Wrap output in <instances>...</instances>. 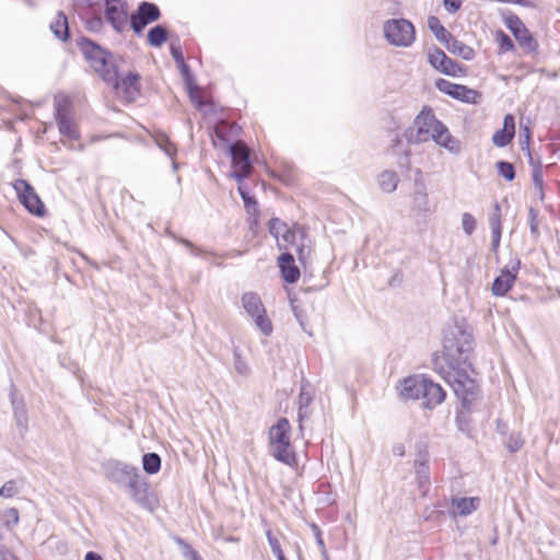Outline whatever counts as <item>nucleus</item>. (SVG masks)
Masks as SVG:
<instances>
[{
  "mask_svg": "<svg viewBox=\"0 0 560 560\" xmlns=\"http://www.w3.org/2000/svg\"><path fill=\"white\" fill-rule=\"evenodd\" d=\"M78 46L90 67L98 73L105 82L116 81L117 65L114 56L109 51L84 37L78 42Z\"/></svg>",
  "mask_w": 560,
  "mask_h": 560,
  "instance_id": "nucleus-2",
  "label": "nucleus"
},
{
  "mask_svg": "<svg viewBox=\"0 0 560 560\" xmlns=\"http://www.w3.org/2000/svg\"><path fill=\"white\" fill-rule=\"evenodd\" d=\"M50 30L60 40H66L69 37L68 19L63 12L57 13L55 21L50 23Z\"/></svg>",
  "mask_w": 560,
  "mask_h": 560,
  "instance_id": "nucleus-33",
  "label": "nucleus"
},
{
  "mask_svg": "<svg viewBox=\"0 0 560 560\" xmlns=\"http://www.w3.org/2000/svg\"><path fill=\"white\" fill-rule=\"evenodd\" d=\"M424 389L422 390L423 405L427 408H433L443 402L445 399L444 389L429 378H424Z\"/></svg>",
  "mask_w": 560,
  "mask_h": 560,
  "instance_id": "nucleus-22",
  "label": "nucleus"
},
{
  "mask_svg": "<svg viewBox=\"0 0 560 560\" xmlns=\"http://www.w3.org/2000/svg\"><path fill=\"white\" fill-rule=\"evenodd\" d=\"M523 444H524V440L522 439L520 433H512L505 443L506 448L511 453H515V452L520 451L522 448Z\"/></svg>",
  "mask_w": 560,
  "mask_h": 560,
  "instance_id": "nucleus-45",
  "label": "nucleus"
},
{
  "mask_svg": "<svg viewBox=\"0 0 560 560\" xmlns=\"http://www.w3.org/2000/svg\"><path fill=\"white\" fill-rule=\"evenodd\" d=\"M385 40L397 48H409L416 42V27L407 19H389L383 23Z\"/></svg>",
  "mask_w": 560,
  "mask_h": 560,
  "instance_id": "nucleus-7",
  "label": "nucleus"
},
{
  "mask_svg": "<svg viewBox=\"0 0 560 560\" xmlns=\"http://www.w3.org/2000/svg\"><path fill=\"white\" fill-rule=\"evenodd\" d=\"M7 514L9 516L8 523L12 522L13 525L18 524V522H19V512H18L16 509H14V508L9 509Z\"/></svg>",
  "mask_w": 560,
  "mask_h": 560,
  "instance_id": "nucleus-60",
  "label": "nucleus"
},
{
  "mask_svg": "<svg viewBox=\"0 0 560 560\" xmlns=\"http://www.w3.org/2000/svg\"><path fill=\"white\" fill-rule=\"evenodd\" d=\"M103 474L109 482L122 489L137 474L139 468L119 459H107L102 463Z\"/></svg>",
  "mask_w": 560,
  "mask_h": 560,
  "instance_id": "nucleus-9",
  "label": "nucleus"
},
{
  "mask_svg": "<svg viewBox=\"0 0 560 560\" xmlns=\"http://www.w3.org/2000/svg\"><path fill=\"white\" fill-rule=\"evenodd\" d=\"M515 135V121L511 114L504 116L503 127L492 136V142L499 148L506 147Z\"/></svg>",
  "mask_w": 560,
  "mask_h": 560,
  "instance_id": "nucleus-24",
  "label": "nucleus"
},
{
  "mask_svg": "<svg viewBox=\"0 0 560 560\" xmlns=\"http://www.w3.org/2000/svg\"><path fill=\"white\" fill-rule=\"evenodd\" d=\"M528 220H529L530 234L533 235L534 238H538V236H539L538 211L535 210L534 208H529V210H528Z\"/></svg>",
  "mask_w": 560,
  "mask_h": 560,
  "instance_id": "nucleus-46",
  "label": "nucleus"
},
{
  "mask_svg": "<svg viewBox=\"0 0 560 560\" xmlns=\"http://www.w3.org/2000/svg\"><path fill=\"white\" fill-rule=\"evenodd\" d=\"M84 560H103V558L96 552L89 551L85 555Z\"/></svg>",
  "mask_w": 560,
  "mask_h": 560,
  "instance_id": "nucleus-63",
  "label": "nucleus"
},
{
  "mask_svg": "<svg viewBox=\"0 0 560 560\" xmlns=\"http://www.w3.org/2000/svg\"><path fill=\"white\" fill-rule=\"evenodd\" d=\"M489 225L491 231H502V214L491 213L489 215Z\"/></svg>",
  "mask_w": 560,
  "mask_h": 560,
  "instance_id": "nucleus-53",
  "label": "nucleus"
},
{
  "mask_svg": "<svg viewBox=\"0 0 560 560\" xmlns=\"http://www.w3.org/2000/svg\"><path fill=\"white\" fill-rule=\"evenodd\" d=\"M22 486L21 480H9L0 488V497L4 499L13 498L20 492Z\"/></svg>",
  "mask_w": 560,
  "mask_h": 560,
  "instance_id": "nucleus-40",
  "label": "nucleus"
},
{
  "mask_svg": "<svg viewBox=\"0 0 560 560\" xmlns=\"http://www.w3.org/2000/svg\"><path fill=\"white\" fill-rule=\"evenodd\" d=\"M56 122L58 130L62 136L69 138L70 140H78L80 138V132L69 116L57 118Z\"/></svg>",
  "mask_w": 560,
  "mask_h": 560,
  "instance_id": "nucleus-34",
  "label": "nucleus"
},
{
  "mask_svg": "<svg viewBox=\"0 0 560 560\" xmlns=\"http://www.w3.org/2000/svg\"><path fill=\"white\" fill-rule=\"evenodd\" d=\"M234 366H235V370L242 375H247L249 372L248 365L237 353H235Z\"/></svg>",
  "mask_w": 560,
  "mask_h": 560,
  "instance_id": "nucleus-55",
  "label": "nucleus"
},
{
  "mask_svg": "<svg viewBox=\"0 0 560 560\" xmlns=\"http://www.w3.org/2000/svg\"><path fill=\"white\" fill-rule=\"evenodd\" d=\"M435 85L440 92H443L455 100L465 102V103H476L478 92L467 88L466 85L453 83L445 79H439L435 82Z\"/></svg>",
  "mask_w": 560,
  "mask_h": 560,
  "instance_id": "nucleus-19",
  "label": "nucleus"
},
{
  "mask_svg": "<svg viewBox=\"0 0 560 560\" xmlns=\"http://www.w3.org/2000/svg\"><path fill=\"white\" fill-rule=\"evenodd\" d=\"M503 22L524 51H536L538 47L537 40L517 15L509 14L503 19Z\"/></svg>",
  "mask_w": 560,
  "mask_h": 560,
  "instance_id": "nucleus-12",
  "label": "nucleus"
},
{
  "mask_svg": "<svg viewBox=\"0 0 560 560\" xmlns=\"http://www.w3.org/2000/svg\"><path fill=\"white\" fill-rule=\"evenodd\" d=\"M313 400L312 394L305 389V387L301 388V393L299 395V420L302 421L304 418L308 417V407Z\"/></svg>",
  "mask_w": 560,
  "mask_h": 560,
  "instance_id": "nucleus-38",
  "label": "nucleus"
},
{
  "mask_svg": "<svg viewBox=\"0 0 560 560\" xmlns=\"http://www.w3.org/2000/svg\"><path fill=\"white\" fill-rule=\"evenodd\" d=\"M495 36L497 42L499 44L500 52H508L514 49L513 40L503 31H499Z\"/></svg>",
  "mask_w": 560,
  "mask_h": 560,
  "instance_id": "nucleus-43",
  "label": "nucleus"
},
{
  "mask_svg": "<svg viewBox=\"0 0 560 560\" xmlns=\"http://www.w3.org/2000/svg\"><path fill=\"white\" fill-rule=\"evenodd\" d=\"M279 268L282 278L288 283H295L300 278V270L294 264L293 255L283 253L279 257Z\"/></svg>",
  "mask_w": 560,
  "mask_h": 560,
  "instance_id": "nucleus-26",
  "label": "nucleus"
},
{
  "mask_svg": "<svg viewBox=\"0 0 560 560\" xmlns=\"http://www.w3.org/2000/svg\"><path fill=\"white\" fill-rule=\"evenodd\" d=\"M154 142L156 145L172 160L173 168H177V164L175 162V155L177 153L176 145L170 141L168 137L162 132L156 133L154 136Z\"/></svg>",
  "mask_w": 560,
  "mask_h": 560,
  "instance_id": "nucleus-32",
  "label": "nucleus"
},
{
  "mask_svg": "<svg viewBox=\"0 0 560 560\" xmlns=\"http://www.w3.org/2000/svg\"><path fill=\"white\" fill-rule=\"evenodd\" d=\"M139 75L137 73H128L122 80L118 79V68L116 69V81L107 82L114 85L118 94H121L127 102H133L140 94Z\"/></svg>",
  "mask_w": 560,
  "mask_h": 560,
  "instance_id": "nucleus-20",
  "label": "nucleus"
},
{
  "mask_svg": "<svg viewBox=\"0 0 560 560\" xmlns=\"http://www.w3.org/2000/svg\"><path fill=\"white\" fill-rule=\"evenodd\" d=\"M443 378L453 388L454 394L460 400L462 406L470 411L479 398V387L474 377L468 373L467 365L448 366Z\"/></svg>",
  "mask_w": 560,
  "mask_h": 560,
  "instance_id": "nucleus-3",
  "label": "nucleus"
},
{
  "mask_svg": "<svg viewBox=\"0 0 560 560\" xmlns=\"http://www.w3.org/2000/svg\"><path fill=\"white\" fill-rule=\"evenodd\" d=\"M242 307L246 314L254 320L255 326L264 336H270L273 327L271 320L267 316L266 308L260 296L255 292H245L242 298Z\"/></svg>",
  "mask_w": 560,
  "mask_h": 560,
  "instance_id": "nucleus-8",
  "label": "nucleus"
},
{
  "mask_svg": "<svg viewBox=\"0 0 560 560\" xmlns=\"http://www.w3.org/2000/svg\"><path fill=\"white\" fill-rule=\"evenodd\" d=\"M462 1L463 0H443V5L448 13L454 14L460 9Z\"/></svg>",
  "mask_w": 560,
  "mask_h": 560,
  "instance_id": "nucleus-54",
  "label": "nucleus"
},
{
  "mask_svg": "<svg viewBox=\"0 0 560 560\" xmlns=\"http://www.w3.org/2000/svg\"><path fill=\"white\" fill-rule=\"evenodd\" d=\"M424 378L420 376H409L405 378L400 386V396L402 399H420L424 389Z\"/></svg>",
  "mask_w": 560,
  "mask_h": 560,
  "instance_id": "nucleus-23",
  "label": "nucleus"
},
{
  "mask_svg": "<svg viewBox=\"0 0 560 560\" xmlns=\"http://www.w3.org/2000/svg\"><path fill=\"white\" fill-rule=\"evenodd\" d=\"M176 544L179 546L185 559H189L191 556H194V553L197 552L187 541L182 538H176Z\"/></svg>",
  "mask_w": 560,
  "mask_h": 560,
  "instance_id": "nucleus-51",
  "label": "nucleus"
},
{
  "mask_svg": "<svg viewBox=\"0 0 560 560\" xmlns=\"http://www.w3.org/2000/svg\"><path fill=\"white\" fill-rule=\"evenodd\" d=\"M314 536H315V539H316V542L322 551V555L324 557V559H328V555H327V550H326V547H325V544H324V539H323V536H322V530L319 528L318 525H316L315 523H312L310 525Z\"/></svg>",
  "mask_w": 560,
  "mask_h": 560,
  "instance_id": "nucleus-47",
  "label": "nucleus"
},
{
  "mask_svg": "<svg viewBox=\"0 0 560 560\" xmlns=\"http://www.w3.org/2000/svg\"><path fill=\"white\" fill-rule=\"evenodd\" d=\"M126 5V0H105V19L117 33H122L127 27Z\"/></svg>",
  "mask_w": 560,
  "mask_h": 560,
  "instance_id": "nucleus-17",
  "label": "nucleus"
},
{
  "mask_svg": "<svg viewBox=\"0 0 560 560\" xmlns=\"http://www.w3.org/2000/svg\"><path fill=\"white\" fill-rule=\"evenodd\" d=\"M143 470L149 475H154L161 469V457L156 453H145L142 456Z\"/></svg>",
  "mask_w": 560,
  "mask_h": 560,
  "instance_id": "nucleus-37",
  "label": "nucleus"
},
{
  "mask_svg": "<svg viewBox=\"0 0 560 560\" xmlns=\"http://www.w3.org/2000/svg\"><path fill=\"white\" fill-rule=\"evenodd\" d=\"M229 152L234 168L231 175L237 182H242L250 175L253 168L249 161V150L243 142H235L229 145Z\"/></svg>",
  "mask_w": 560,
  "mask_h": 560,
  "instance_id": "nucleus-13",
  "label": "nucleus"
},
{
  "mask_svg": "<svg viewBox=\"0 0 560 560\" xmlns=\"http://www.w3.org/2000/svg\"><path fill=\"white\" fill-rule=\"evenodd\" d=\"M398 165L401 168L409 170V167H410L409 151H405L404 156L400 158V160L398 161Z\"/></svg>",
  "mask_w": 560,
  "mask_h": 560,
  "instance_id": "nucleus-61",
  "label": "nucleus"
},
{
  "mask_svg": "<svg viewBox=\"0 0 560 560\" xmlns=\"http://www.w3.org/2000/svg\"><path fill=\"white\" fill-rule=\"evenodd\" d=\"M122 489L128 491L130 499L140 508L148 511L154 510L156 500L150 491L149 481L140 471Z\"/></svg>",
  "mask_w": 560,
  "mask_h": 560,
  "instance_id": "nucleus-10",
  "label": "nucleus"
},
{
  "mask_svg": "<svg viewBox=\"0 0 560 560\" xmlns=\"http://www.w3.org/2000/svg\"><path fill=\"white\" fill-rule=\"evenodd\" d=\"M85 26L91 32L100 33L103 30L104 21L101 16L94 15L86 20Z\"/></svg>",
  "mask_w": 560,
  "mask_h": 560,
  "instance_id": "nucleus-48",
  "label": "nucleus"
},
{
  "mask_svg": "<svg viewBox=\"0 0 560 560\" xmlns=\"http://www.w3.org/2000/svg\"><path fill=\"white\" fill-rule=\"evenodd\" d=\"M502 231H491V247L493 252H498L500 247Z\"/></svg>",
  "mask_w": 560,
  "mask_h": 560,
  "instance_id": "nucleus-57",
  "label": "nucleus"
},
{
  "mask_svg": "<svg viewBox=\"0 0 560 560\" xmlns=\"http://www.w3.org/2000/svg\"><path fill=\"white\" fill-rule=\"evenodd\" d=\"M189 97L191 102L196 105L197 108H201L205 105V102L199 93V88L195 83L192 86H187Z\"/></svg>",
  "mask_w": 560,
  "mask_h": 560,
  "instance_id": "nucleus-49",
  "label": "nucleus"
},
{
  "mask_svg": "<svg viewBox=\"0 0 560 560\" xmlns=\"http://www.w3.org/2000/svg\"><path fill=\"white\" fill-rule=\"evenodd\" d=\"M170 49H171V55H172L173 59L175 60V62L177 63V66L185 61L184 55H183V51H182V48L179 45L172 43Z\"/></svg>",
  "mask_w": 560,
  "mask_h": 560,
  "instance_id": "nucleus-52",
  "label": "nucleus"
},
{
  "mask_svg": "<svg viewBox=\"0 0 560 560\" xmlns=\"http://www.w3.org/2000/svg\"><path fill=\"white\" fill-rule=\"evenodd\" d=\"M269 231L280 247H287L288 245L294 247L302 264H305L310 258L312 249L310 240L303 229L290 230L280 219L273 218L269 222Z\"/></svg>",
  "mask_w": 560,
  "mask_h": 560,
  "instance_id": "nucleus-4",
  "label": "nucleus"
},
{
  "mask_svg": "<svg viewBox=\"0 0 560 560\" xmlns=\"http://www.w3.org/2000/svg\"><path fill=\"white\" fill-rule=\"evenodd\" d=\"M55 118H61L69 116L71 103L66 96H56L55 102Z\"/></svg>",
  "mask_w": 560,
  "mask_h": 560,
  "instance_id": "nucleus-39",
  "label": "nucleus"
},
{
  "mask_svg": "<svg viewBox=\"0 0 560 560\" xmlns=\"http://www.w3.org/2000/svg\"><path fill=\"white\" fill-rule=\"evenodd\" d=\"M20 202L27 209V211L37 217L45 213V206L36 194L31 184L24 179H16L13 184Z\"/></svg>",
  "mask_w": 560,
  "mask_h": 560,
  "instance_id": "nucleus-11",
  "label": "nucleus"
},
{
  "mask_svg": "<svg viewBox=\"0 0 560 560\" xmlns=\"http://www.w3.org/2000/svg\"><path fill=\"white\" fill-rule=\"evenodd\" d=\"M480 500L477 497L452 498L451 506L460 516L470 515L479 506Z\"/></svg>",
  "mask_w": 560,
  "mask_h": 560,
  "instance_id": "nucleus-27",
  "label": "nucleus"
},
{
  "mask_svg": "<svg viewBox=\"0 0 560 560\" xmlns=\"http://www.w3.org/2000/svg\"><path fill=\"white\" fill-rule=\"evenodd\" d=\"M472 348V332L466 322H456L447 327L443 339V354L448 366L467 365L470 368Z\"/></svg>",
  "mask_w": 560,
  "mask_h": 560,
  "instance_id": "nucleus-1",
  "label": "nucleus"
},
{
  "mask_svg": "<svg viewBox=\"0 0 560 560\" xmlns=\"http://www.w3.org/2000/svg\"><path fill=\"white\" fill-rule=\"evenodd\" d=\"M160 16L161 11L156 4L142 1L130 16L131 28L139 35L148 24L158 21Z\"/></svg>",
  "mask_w": 560,
  "mask_h": 560,
  "instance_id": "nucleus-14",
  "label": "nucleus"
},
{
  "mask_svg": "<svg viewBox=\"0 0 560 560\" xmlns=\"http://www.w3.org/2000/svg\"><path fill=\"white\" fill-rule=\"evenodd\" d=\"M173 237L178 243H180L184 246H186L187 248H189L191 255H194V256H199L200 255L201 250L198 247H196L190 241H188L186 238H182V237H176L174 235H173Z\"/></svg>",
  "mask_w": 560,
  "mask_h": 560,
  "instance_id": "nucleus-56",
  "label": "nucleus"
},
{
  "mask_svg": "<svg viewBox=\"0 0 560 560\" xmlns=\"http://www.w3.org/2000/svg\"><path fill=\"white\" fill-rule=\"evenodd\" d=\"M529 163L534 167L533 173H532L534 194L537 199L542 201L545 199V192H544V176H542L540 163L537 162V164H536L530 154H529Z\"/></svg>",
  "mask_w": 560,
  "mask_h": 560,
  "instance_id": "nucleus-30",
  "label": "nucleus"
},
{
  "mask_svg": "<svg viewBox=\"0 0 560 560\" xmlns=\"http://www.w3.org/2000/svg\"><path fill=\"white\" fill-rule=\"evenodd\" d=\"M428 60L435 70L446 75L459 77L465 71L462 65L447 57V55L439 47L429 49Z\"/></svg>",
  "mask_w": 560,
  "mask_h": 560,
  "instance_id": "nucleus-16",
  "label": "nucleus"
},
{
  "mask_svg": "<svg viewBox=\"0 0 560 560\" xmlns=\"http://www.w3.org/2000/svg\"><path fill=\"white\" fill-rule=\"evenodd\" d=\"M393 453L397 456L405 455V446L402 444H397L393 447Z\"/></svg>",
  "mask_w": 560,
  "mask_h": 560,
  "instance_id": "nucleus-62",
  "label": "nucleus"
},
{
  "mask_svg": "<svg viewBox=\"0 0 560 560\" xmlns=\"http://www.w3.org/2000/svg\"><path fill=\"white\" fill-rule=\"evenodd\" d=\"M439 125H442V121L435 117L433 109L423 106L415 117L412 126L405 131V139L415 144L427 142L439 129Z\"/></svg>",
  "mask_w": 560,
  "mask_h": 560,
  "instance_id": "nucleus-6",
  "label": "nucleus"
},
{
  "mask_svg": "<svg viewBox=\"0 0 560 560\" xmlns=\"http://www.w3.org/2000/svg\"><path fill=\"white\" fill-rule=\"evenodd\" d=\"M399 177L394 171L385 170L377 176V184L384 192H393L396 190Z\"/></svg>",
  "mask_w": 560,
  "mask_h": 560,
  "instance_id": "nucleus-31",
  "label": "nucleus"
},
{
  "mask_svg": "<svg viewBox=\"0 0 560 560\" xmlns=\"http://www.w3.org/2000/svg\"><path fill=\"white\" fill-rule=\"evenodd\" d=\"M167 39V30L163 25H155L148 32V42L152 47H161Z\"/></svg>",
  "mask_w": 560,
  "mask_h": 560,
  "instance_id": "nucleus-36",
  "label": "nucleus"
},
{
  "mask_svg": "<svg viewBox=\"0 0 560 560\" xmlns=\"http://www.w3.org/2000/svg\"><path fill=\"white\" fill-rule=\"evenodd\" d=\"M1 560H19L10 550L7 548H0Z\"/></svg>",
  "mask_w": 560,
  "mask_h": 560,
  "instance_id": "nucleus-59",
  "label": "nucleus"
},
{
  "mask_svg": "<svg viewBox=\"0 0 560 560\" xmlns=\"http://www.w3.org/2000/svg\"><path fill=\"white\" fill-rule=\"evenodd\" d=\"M411 210L420 217L427 218L435 211L429 198L428 189L422 179L415 180V189L411 194Z\"/></svg>",
  "mask_w": 560,
  "mask_h": 560,
  "instance_id": "nucleus-18",
  "label": "nucleus"
},
{
  "mask_svg": "<svg viewBox=\"0 0 560 560\" xmlns=\"http://www.w3.org/2000/svg\"><path fill=\"white\" fill-rule=\"evenodd\" d=\"M11 404L13 407L14 419L20 434L24 435L27 431L28 418L23 400H18L11 395Z\"/></svg>",
  "mask_w": 560,
  "mask_h": 560,
  "instance_id": "nucleus-28",
  "label": "nucleus"
},
{
  "mask_svg": "<svg viewBox=\"0 0 560 560\" xmlns=\"http://www.w3.org/2000/svg\"><path fill=\"white\" fill-rule=\"evenodd\" d=\"M238 191L242 196V199L244 200V203H245V207L249 209L250 207V203H253L254 206L257 205V202L255 200H253V198L250 196H248V194L246 191L243 190L242 187H238Z\"/></svg>",
  "mask_w": 560,
  "mask_h": 560,
  "instance_id": "nucleus-58",
  "label": "nucleus"
},
{
  "mask_svg": "<svg viewBox=\"0 0 560 560\" xmlns=\"http://www.w3.org/2000/svg\"><path fill=\"white\" fill-rule=\"evenodd\" d=\"M428 26L435 38L444 45L452 37V34L441 24L436 16H430L428 19Z\"/></svg>",
  "mask_w": 560,
  "mask_h": 560,
  "instance_id": "nucleus-35",
  "label": "nucleus"
},
{
  "mask_svg": "<svg viewBox=\"0 0 560 560\" xmlns=\"http://www.w3.org/2000/svg\"><path fill=\"white\" fill-rule=\"evenodd\" d=\"M432 141L439 147L444 148L451 154L457 155L462 152V142L459 139L452 136L446 125L442 122L439 125V129L431 137Z\"/></svg>",
  "mask_w": 560,
  "mask_h": 560,
  "instance_id": "nucleus-21",
  "label": "nucleus"
},
{
  "mask_svg": "<svg viewBox=\"0 0 560 560\" xmlns=\"http://www.w3.org/2000/svg\"><path fill=\"white\" fill-rule=\"evenodd\" d=\"M178 68L182 72L186 86H192V84H195V79L190 72L188 65L184 61L183 63L178 65Z\"/></svg>",
  "mask_w": 560,
  "mask_h": 560,
  "instance_id": "nucleus-50",
  "label": "nucleus"
},
{
  "mask_svg": "<svg viewBox=\"0 0 560 560\" xmlns=\"http://www.w3.org/2000/svg\"><path fill=\"white\" fill-rule=\"evenodd\" d=\"M291 425L287 418H280L269 430V452L280 463L293 467L296 456L290 440Z\"/></svg>",
  "mask_w": 560,
  "mask_h": 560,
  "instance_id": "nucleus-5",
  "label": "nucleus"
},
{
  "mask_svg": "<svg viewBox=\"0 0 560 560\" xmlns=\"http://www.w3.org/2000/svg\"><path fill=\"white\" fill-rule=\"evenodd\" d=\"M553 154L560 160V142L553 144Z\"/></svg>",
  "mask_w": 560,
  "mask_h": 560,
  "instance_id": "nucleus-64",
  "label": "nucleus"
},
{
  "mask_svg": "<svg viewBox=\"0 0 560 560\" xmlns=\"http://www.w3.org/2000/svg\"><path fill=\"white\" fill-rule=\"evenodd\" d=\"M495 166L499 175L502 176L505 180L512 182L515 178V168L512 163L506 161H499Z\"/></svg>",
  "mask_w": 560,
  "mask_h": 560,
  "instance_id": "nucleus-41",
  "label": "nucleus"
},
{
  "mask_svg": "<svg viewBox=\"0 0 560 560\" xmlns=\"http://www.w3.org/2000/svg\"><path fill=\"white\" fill-rule=\"evenodd\" d=\"M268 544L271 548L272 553L276 556L277 560H281L284 558V553L281 549L280 541L277 537L273 536L272 532L268 529L266 532Z\"/></svg>",
  "mask_w": 560,
  "mask_h": 560,
  "instance_id": "nucleus-42",
  "label": "nucleus"
},
{
  "mask_svg": "<svg viewBox=\"0 0 560 560\" xmlns=\"http://www.w3.org/2000/svg\"><path fill=\"white\" fill-rule=\"evenodd\" d=\"M520 267L521 260L518 258H513L504 268L501 269L500 275L494 279L492 284L493 295L504 296L512 289Z\"/></svg>",
  "mask_w": 560,
  "mask_h": 560,
  "instance_id": "nucleus-15",
  "label": "nucleus"
},
{
  "mask_svg": "<svg viewBox=\"0 0 560 560\" xmlns=\"http://www.w3.org/2000/svg\"><path fill=\"white\" fill-rule=\"evenodd\" d=\"M445 47L451 54L459 56L464 60L469 61L475 58V50L470 46L455 38L453 35L446 42Z\"/></svg>",
  "mask_w": 560,
  "mask_h": 560,
  "instance_id": "nucleus-29",
  "label": "nucleus"
},
{
  "mask_svg": "<svg viewBox=\"0 0 560 560\" xmlns=\"http://www.w3.org/2000/svg\"><path fill=\"white\" fill-rule=\"evenodd\" d=\"M416 477L421 489L428 490L430 485L429 454L427 451L419 452L415 460Z\"/></svg>",
  "mask_w": 560,
  "mask_h": 560,
  "instance_id": "nucleus-25",
  "label": "nucleus"
},
{
  "mask_svg": "<svg viewBox=\"0 0 560 560\" xmlns=\"http://www.w3.org/2000/svg\"><path fill=\"white\" fill-rule=\"evenodd\" d=\"M462 226H463L464 232L467 235H471L475 232L476 226H477V221L471 213L464 212L462 214Z\"/></svg>",
  "mask_w": 560,
  "mask_h": 560,
  "instance_id": "nucleus-44",
  "label": "nucleus"
}]
</instances>
